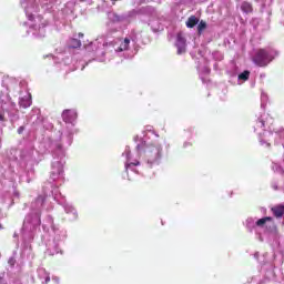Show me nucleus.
Listing matches in <instances>:
<instances>
[{
    "mask_svg": "<svg viewBox=\"0 0 284 284\" xmlns=\"http://www.w3.org/2000/svg\"><path fill=\"white\" fill-rule=\"evenodd\" d=\"M175 47L178 48V54H184L187 43L185 37H183V33H178Z\"/></svg>",
    "mask_w": 284,
    "mask_h": 284,
    "instance_id": "nucleus-3",
    "label": "nucleus"
},
{
    "mask_svg": "<svg viewBox=\"0 0 284 284\" xmlns=\"http://www.w3.org/2000/svg\"><path fill=\"white\" fill-rule=\"evenodd\" d=\"M237 78L240 81H247L250 79V71H243Z\"/></svg>",
    "mask_w": 284,
    "mask_h": 284,
    "instance_id": "nucleus-11",
    "label": "nucleus"
},
{
    "mask_svg": "<svg viewBox=\"0 0 284 284\" xmlns=\"http://www.w3.org/2000/svg\"><path fill=\"white\" fill-rule=\"evenodd\" d=\"M270 145H271V144L268 143L267 146L270 148Z\"/></svg>",
    "mask_w": 284,
    "mask_h": 284,
    "instance_id": "nucleus-19",
    "label": "nucleus"
},
{
    "mask_svg": "<svg viewBox=\"0 0 284 284\" xmlns=\"http://www.w3.org/2000/svg\"><path fill=\"white\" fill-rule=\"evenodd\" d=\"M199 24V18L196 16H191L186 21V28H194Z\"/></svg>",
    "mask_w": 284,
    "mask_h": 284,
    "instance_id": "nucleus-7",
    "label": "nucleus"
},
{
    "mask_svg": "<svg viewBox=\"0 0 284 284\" xmlns=\"http://www.w3.org/2000/svg\"><path fill=\"white\" fill-rule=\"evenodd\" d=\"M130 49V39L125 38L124 41L119 47V52H125V50Z\"/></svg>",
    "mask_w": 284,
    "mask_h": 284,
    "instance_id": "nucleus-9",
    "label": "nucleus"
},
{
    "mask_svg": "<svg viewBox=\"0 0 284 284\" xmlns=\"http://www.w3.org/2000/svg\"><path fill=\"white\" fill-rule=\"evenodd\" d=\"M271 212L273 213V216H275V219H282L284 214V205H275L271 209Z\"/></svg>",
    "mask_w": 284,
    "mask_h": 284,
    "instance_id": "nucleus-4",
    "label": "nucleus"
},
{
    "mask_svg": "<svg viewBox=\"0 0 284 284\" xmlns=\"http://www.w3.org/2000/svg\"><path fill=\"white\" fill-rule=\"evenodd\" d=\"M45 283H50V277H47V278H45Z\"/></svg>",
    "mask_w": 284,
    "mask_h": 284,
    "instance_id": "nucleus-18",
    "label": "nucleus"
},
{
    "mask_svg": "<svg viewBox=\"0 0 284 284\" xmlns=\"http://www.w3.org/2000/svg\"><path fill=\"white\" fill-rule=\"evenodd\" d=\"M267 221H272V217L266 216V217H262V219L257 220L256 221L257 227H263V225H265V223H267Z\"/></svg>",
    "mask_w": 284,
    "mask_h": 284,
    "instance_id": "nucleus-10",
    "label": "nucleus"
},
{
    "mask_svg": "<svg viewBox=\"0 0 284 284\" xmlns=\"http://www.w3.org/2000/svg\"><path fill=\"white\" fill-rule=\"evenodd\" d=\"M275 51L271 48L267 49H258L253 57V63L258 65V68H267L272 60L275 59Z\"/></svg>",
    "mask_w": 284,
    "mask_h": 284,
    "instance_id": "nucleus-1",
    "label": "nucleus"
},
{
    "mask_svg": "<svg viewBox=\"0 0 284 284\" xmlns=\"http://www.w3.org/2000/svg\"><path fill=\"white\" fill-rule=\"evenodd\" d=\"M20 108H23L24 110L30 108L32 105V98L30 95H24L19 101Z\"/></svg>",
    "mask_w": 284,
    "mask_h": 284,
    "instance_id": "nucleus-5",
    "label": "nucleus"
},
{
    "mask_svg": "<svg viewBox=\"0 0 284 284\" xmlns=\"http://www.w3.org/2000/svg\"><path fill=\"white\" fill-rule=\"evenodd\" d=\"M71 48H74V49L81 48V40H79V39H72V40H71Z\"/></svg>",
    "mask_w": 284,
    "mask_h": 284,
    "instance_id": "nucleus-13",
    "label": "nucleus"
},
{
    "mask_svg": "<svg viewBox=\"0 0 284 284\" xmlns=\"http://www.w3.org/2000/svg\"><path fill=\"white\" fill-rule=\"evenodd\" d=\"M29 21H34V16H29Z\"/></svg>",
    "mask_w": 284,
    "mask_h": 284,
    "instance_id": "nucleus-16",
    "label": "nucleus"
},
{
    "mask_svg": "<svg viewBox=\"0 0 284 284\" xmlns=\"http://www.w3.org/2000/svg\"><path fill=\"white\" fill-rule=\"evenodd\" d=\"M205 28H207V23L205 21L201 20L199 26H197L199 34H201V32H203V30H205Z\"/></svg>",
    "mask_w": 284,
    "mask_h": 284,
    "instance_id": "nucleus-12",
    "label": "nucleus"
},
{
    "mask_svg": "<svg viewBox=\"0 0 284 284\" xmlns=\"http://www.w3.org/2000/svg\"><path fill=\"white\" fill-rule=\"evenodd\" d=\"M131 165L136 166V165H141V163L139 161H135L133 163L128 164L126 168H130Z\"/></svg>",
    "mask_w": 284,
    "mask_h": 284,
    "instance_id": "nucleus-15",
    "label": "nucleus"
},
{
    "mask_svg": "<svg viewBox=\"0 0 284 284\" xmlns=\"http://www.w3.org/2000/svg\"><path fill=\"white\" fill-rule=\"evenodd\" d=\"M24 130H26V126L18 128V134H23Z\"/></svg>",
    "mask_w": 284,
    "mask_h": 284,
    "instance_id": "nucleus-14",
    "label": "nucleus"
},
{
    "mask_svg": "<svg viewBox=\"0 0 284 284\" xmlns=\"http://www.w3.org/2000/svg\"><path fill=\"white\" fill-rule=\"evenodd\" d=\"M78 37L80 38V39H83V33H78Z\"/></svg>",
    "mask_w": 284,
    "mask_h": 284,
    "instance_id": "nucleus-17",
    "label": "nucleus"
},
{
    "mask_svg": "<svg viewBox=\"0 0 284 284\" xmlns=\"http://www.w3.org/2000/svg\"><path fill=\"white\" fill-rule=\"evenodd\" d=\"M161 152L162 149L159 144H149L143 150L149 163H155V161H159V159H161Z\"/></svg>",
    "mask_w": 284,
    "mask_h": 284,
    "instance_id": "nucleus-2",
    "label": "nucleus"
},
{
    "mask_svg": "<svg viewBox=\"0 0 284 284\" xmlns=\"http://www.w3.org/2000/svg\"><path fill=\"white\" fill-rule=\"evenodd\" d=\"M241 10L245 12V14H250L254 12V8L252 7V3L250 2H243L241 6Z\"/></svg>",
    "mask_w": 284,
    "mask_h": 284,
    "instance_id": "nucleus-6",
    "label": "nucleus"
},
{
    "mask_svg": "<svg viewBox=\"0 0 284 284\" xmlns=\"http://www.w3.org/2000/svg\"><path fill=\"white\" fill-rule=\"evenodd\" d=\"M72 111L71 110H64L62 112V119L64 123H71L72 122Z\"/></svg>",
    "mask_w": 284,
    "mask_h": 284,
    "instance_id": "nucleus-8",
    "label": "nucleus"
}]
</instances>
